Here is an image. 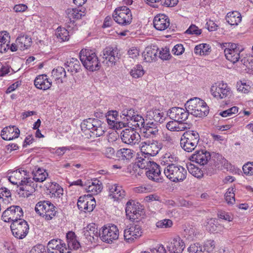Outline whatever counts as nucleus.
I'll use <instances>...</instances> for the list:
<instances>
[{
	"instance_id": "f257e3e1",
	"label": "nucleus",
	"mask_w": 253,
	"mask_h": 253,
	"mask_svg": "<svg viewBox=\"0 0 253 253\" xmlns=\"http://www.w3.org/2000/svg\"><path fill=\"white\" fill-rule=\"evenodd\" d=\"M135 163L137 166L142 169H147L146 174L147 177L154 181H158V164L154 161L153 159L143 153L137 158Z\"/></svg>"
},
{
	"instance_id": "f03ea898",
	"label": "nucleus",
	"mask_w": 253,
	"mask_h": 253,
	"mask_svg": "<svg viewBox=\"0 0 253 253\" xmlns=\"http://www.w3.org/2000/svg\"><path fill=\"white\" fill-rule=\"evenodd\" d=\"M22 172L24 175H27L26 170L19 169L12 173L13 175L9 177L8 180L13 184L20 185V190L26 191L27 193L26 195L27 196H28L31 195V193H33L35 191L37 185L32 181L31 177H26L21 180L16 178V177L19 176Z\"/></svg>"
},
{
	"instance_id": "7ed1b4c3",
	"label": "nucleus",
	"mask_w": 253,
	"mask_h": 253,
	"mask_svg": "<svg viewBox=\"0 0 253 253\" xmlns=\"http://www.w3.org/2000/svg\"><path fill=\"white\" fill-rule=\"evenodd\" d=\"M80 58L84 66L90 71L99 70L100 62L94 51L85 49L80 52Z\"/></svg>"
},
{
	"instance_id": "20e7f679",
	"label": "nucleus",
	"mask_w": 253,
	"mask_h": 253,
	"mask_svg": "<svg viewBox=\"0 0 253 253\" xmlns=\"http://www.w3.org/2000/svg\"><path fill=\"white\" fill-rule=\"evenodd\" d=\"M105 124L100 120L95 118H88L84 120L81 124V130L83 132H91L96 137L102 136L105 131Z\"/></svg>"
},
{
	"instance_id": "39448f33",
	"label": "nucleus",
	"mask_w": 253,
	"mask_h": 253,
	"mask_svg": "<svg viewBox=\"0 0 253 253\" xmlns=\"http://www.w3.org/2000/svg\"><path fill=\"white\" fill-rule=\"evenodd\" d=\"M199 139V134L197 131L188 130L182 135L180 140V145L185 151L192 152L196 147Z\"/></svg>"
},
{
	"instance_id": "423d86ee",
	"label": "nucleus",
	"mask_w": 253,
	"mask_h": 253,
	"mask_svg": "<svg viewBox=\"0 0 253 253\" xmlns=\"http://www.w3.org/2000/svg\"><path fill=\"white\" fill-rule=\"evenodd\" d=\"M222 47L225 48L224 54L226 59L233 63L238 62L240 58V53L244 50V47L238 43L226 42Z\"/></svg>"
},
{
	"instance_id": "0eeeda50",
	"label": "nucleus",
	"mask_w": 253,
	"mask_h": 253,
	"mask_svg": "<svg viewBox=\"0 0 253 253\" xmlns=\"http://www.w3.org/2000/svg\"><path fill=\"white\" fill-rule=\"evenodd\" d=\"M166 176L173 182L182 181L186 177L187 170L183 167L169 164L167 169H164Z\"/></svg>"
},
{
	"instance_id": "6e6552de",
	"label": "nucleus",
	"mask_w": 253,
	"mask_h": 253,
	"mask_svg": "<svg viewBox=\"0 0 253 253\" xmlns=\"http://www.w3.org/2000/svg\"><path fill=\"white\" fill-rule=\"evenodd\" d=\"M126 215L131 220L136 222L141 220L145 214L143 206L139 203L129 201L126 204Z\"/></svg>"
},
{
	"instance_id": "1a4fd4ad",
	"label": "nucleus",
	"mask_w": 253,
	"mask_h": 253,
	"mask_svg": "<svg viewBox=\"0 0 253 253\" xmlns=\"http://www.w3.org/2000/svg\"><path fill=\"white\" fill-rule=\"evenodd\" d=\"M36 212L41 216H44L46 220L51 219L55 215V207L48 201L39 202L35 208Z\"/></svg>"
},
{
	"instance_id": "9d476101",
	"label": "nucleus",
	"mask_w": 253,
	"mask_h": 253,
	"mask_svg": "<svg viewBox=\"0 0 253 253\" xmlns=\"http://www.w3.org/2000/svg\"><path fill=\"white\" fill-rule=\"evenodd\" d=\"M114 20L122 25H127L132 21V15L130 10L126 6L117 8L113 14Z\"/></svg>"
},
{
	"instance_id": "9b49d317",
	"label": "nucleus",
	"mask_w": 253,
	"mask_h": 253,
	"mask_svg": "<svg viewBox=\"0 0 253 253\" xmlns=\"http://www.w3.org/2000/svg\"><path fill=\"white\" fill-rule=\"evenodd\" d=\"M119 235L118 228L114 224L104 226L102 227L101 232H99V235L101 240L108 244H111L114 240L118 239Z\"/></svg>"
},
{
	"instance_id": "f8f14e48",
	"label": "nucleus",
	"mask_w": 253,
	"mask_h": 253,
	"mask_svg": "<svg viewBox=\"0 0 253 253\" xmlns=\"http://www.w3.org/2000/svg\"><path fill=\"white\" fill-rule=\"evenodd\" d=\"M23 216L22 208L18 206H12L7 208L2 213L1 218L4 222H13L21 219Z\"/></svg>"
},
{
	"instance_id": "ddd939ff",
	"label": "nucleus",
	"mask_w": 253,
	"mask_h": 253,
	"mask_svg": "<svg viewBox=\"0 0 253 253\" xmlns=\"http://www.w3.org/2000/svg\"><path fill=\"white\" fill-rule=\"evenodd\" d=\"M10 229L13 235L18 239H23L29 232V225L25 220L20 219L12 222Z\"/></svg>"
},
{
	"instance_id": "4468645a",
	"label": "nucleus",
	"mask_w": 253,
	"mask_h": 253,
	"mask_svg": "<svg viewBox=\"0 0 253 253\" xmlns=\"http://www.w3.org/2000/svg\"><path fill=\"white\" fill-rule=\"evenodd\" d=\"M211 94L217 99L229 98L232 95V91L227 84L223 82L215 84L211 88Z\"/></svg>"
},
{
	"instance_id": "2eb2a0df",
	"label": "nucleus",
	"mask_w": 253,
	"mask_h": 253,
	"mask_svg": "<svg viewBox=\"0 0 253 253\" xmlns=\"http://www.w3.org/2000/svg\"><path fill=\"white\" fill-rule=\"evenodd\" d=\"M142 232L141 226L135 224H130L127 226L124 231V240L127 243H132L141 236Z\"/></svg>"
},
{
	"instance_id": "dca6fc26",
	"label": "nucleus",
	"mask_w": 253,
	"mask_h": 253,
	"mask_svg": "<svg viewBox=\"0 0 253 253\" xmlns=\"http://www.w3.org/2000/svg\"><path fill=\"white\" fill-rule=\"evenodd\" d=\"M77 206L81 211L85 212L92 211L96 206V201L90 194L84 195L79 197Z\"/></svg>"
},
{
	"instance_id": "f3484780",
	"label": "nucleus",
	"mask_w": 253,
	"mask_h": 253,
	"mask_svg": "<svg viewBox=\"0 0 253 253\" xmlns=\"http://www.w3.org/2000/svg\"><path fill=\"white\" fill-rule=\"evenodd\" d=\"M122 141L128 145H135L140 139V135L133 128H126L121 133Z\"/></svg>"
},
{
	"instance_id": "a211bd4d",
	"label": "nucleus",
	"mask_w": 253,
	"mask_h": 253,
	"mask_svg": "<svg viewBox=\"0 0 253 253\" xmlns=\"http://www.w3.org/2000/svg\"><path fill=\"white\" fill-rule=\"evenodd\" d=\"M190 113L182 108L173 107L168 111L167 116L177 122H184L188 117Z\"/></svg>"
},
{
	"instance_id": "6ab92c4d",
	"label": "nucleus",
	"mask_w": 253,
	"mask_h": 253,
	"mask_svg": "<svg viewBox=\"0 0 253 253\" xmlns=\"http://www.w3.org/2000/svg\"><path fill=\"white\" fill-rule=\"evenodd\" d=\"M213 155L216 156L217 158L221 157L219 154H215L212 153L211 154L210 152L207 151L205 150H201L196 151L195 153L193 154L192 158L197 163L200 164L201 165H205L207 164L208 161L211 160V157H213Z\"/></svg>"
},
{
	"instance_id": "aec40b11",
	"label": "nucleus",
	"mask_w": 253,
	"mask_h": 253,
	"mask_svg": "<svg viewBox=\"0 0 253 253\" xmlns=\"http://www.w3.org/2000/svg\"><path fill=\"white\" fill-rule=\"evenodd\" d=\"M48 253H70L62 240L56 239L50 240L47 244Z\"/></svg>"
},
{
	"instance_id": "412c9836",
	"label": "nucleus",
	"mask_w": 253,
	"mask_h": 253,
	"mask_svg": "<svg viewBox=\"0 0 253 253\" xmlns=\"http://www.w3.org/2000/svg\"><path fill=\"white\" fill-rule=\"evenodd\" d=\"M84 236L86 240V244H92L95 242V240L99 237L98 229L95 224H89L84 229Z\"/></svg>"
},
{
	"instance_id": "4be33fe9",
	"label": "nucleus",
	"mask_w": 253,
	"mask_h": 253,
	"mask_svg": "<svg viewBox=\"0 0 253 253\" xmlns=\"http://www.w3.org/2000/svg\"><path fill=\"white\" fill-rule=\"evenodd\" d=\"M103 55V58L109 61L111 65H115L120 57L117 48L111 46L107 47L104 49Z\"/></svg>"
},
{
	"instance_id": "5701e85b",
	"label": "nucleus",
	"mask_w": 253,
	"mask_h": 253,
	"mask_svg": "<svg viewBox=\"0 0 253 253\" xmlns=\"http://www.w3.org/2000/svg\"><path fill=\"white\" fill-rule=\"evenodd\" d=\"M161 127L162 129V142L159 143V151H165L168 150L172 145V139L169 135V132L165 128L164 125Z\"/></svg>"
},
{
	"instance_id": "b1692460",
	"label": "nucleus",
	"mask_w": 253,
	"mask_h": 253,
	"mask_svg": "<svg viewBox=\"0 0 253 253\" xmlns=\"http://www.w3.org/2000/svg\"><path fill=\"white\" fill-rule=\"evenodd\" d=\"M20 134L19 129L15 126L4 127L1 132L2 138L5 140H10L17 138Z\"/></svg>"
},
{
	"instance_id": "393cba45",
	"label": "nucleus",
	"mask_w": 253,
	"mask_h": 253,
	"mask_svg": "<svg viewBox=\"0 0 253 253\" xmlns=\"http://www.w3.org/2000/svg\"><path fill=\"white\" fill-rule=\"evenodd\" d=\"M153 142L147 144L144 142L141 147V153H143L150 157H154L158 154V145L157 141L153 140Z\"/></svg>"
},
{
	"instance_id": "a878e982",
	"label": "nucleus",
	"mask_w": 253,
	"mask_h": 253,
	"mask_svg": "<svg viewBox=\"0 0 253 253\" xmlns=\"http://www.w3.org/2000/svg\"><path fill=\"white\" fill-rule=\"evenodd\" d=\"M109 190V197L114 199V200H120L123 199L126 195L125 191L121 185L117 184L110 185Z\"/></svg>"
},
{
	"instance_id": "bb28decb",
	"label": "nucleus",
	"mask_w": 253,
	"mask_h": 253,
	"mask_svg": "<svg viewBox=\"0 0 253 253\" xmlns=\"http://www.w3.org/2000/svg\"><path fill=\"white\" fill-rule=\"evenodd\" d=\"M185 247L184 242L179 237L173 239L167 246L169 252L173 253H182Z\"/></svg>"
},
{
	"instance_id": "cd10ccee",
	"label": "nucleus",
	"mask_w": 253,
	"mask_h": 253,
	"mask_svg": "<svg viewBox=\"0 0 253 253\" xmlns=\"http://www.w3.org/2000/svg\"><path fill=\"white\" fill-rule=\"evenodd\" d=\"M101 183L97 179L88 181L84 184V189L91 194H97L102 190Z\"/></svg>"
},
{
	"instance_id": "c85d7f7f",
	"label": "nucleus",
	"mask_w": 253,
	"mask_h": 253,
	"mask_svg": "<svg viewBox=\"0 0 253 253\" xmlns=\"http://www.w3.org/2000/svg\"><path fill=\"white\" fill-rule=\"evenodd\" d=\"M51 82L44 74L38 76L34 81L35 86L40 89L46 90L49 89L51 86Z\"/></svg>"
},
{
	"instance_id": "c756f323",
	"label": "nucleus",
	"mask_w": 253,
	"mask_h": 253,
	"mask_svg": "<svg viewBox=\"0 0 253 253\" xmlns=\"http://www.w3.org/2000/svg\"><path fill=\"white\" fill-rule=\"evenodd\" d=\"M33 177L31 178L32 181L36 182H42L44 181L47 177L48 173L43 169L40 168H35L32 171Z\"/></svg>"
},
{
	"instance_id": "7c9ffc66",
	"label": "nucleus",
	"mask_w": 253,
	"mask_h": 253,
	"mask_svg": "<svg viewBox=\"0 0 253 253\" xmlns=\"http://www.w3.org/2000/svg\"><path fill=\"white\" fill-rule=\"evenodd\" d=\"M147 47L142 53L143 60L146 62H151L157 60V53L158 48Z\"/></svg>"
},
{
	"instance_id": "2f4dec72",
	"label": "nucleus",
	"mask_w": 253,
	"mask_h": 253,
	"mask_svg": "<svg viewBox=\"0 0 253 253\" xmlns=\"http://www.w3.org/2000/svg\"><path fill=\"white\" fill-rule=\"evenodd\" d=\"M209 112V107L204 101L203 103H200L199 105L190 114L196 117H203L207 116Z\"/></svg>"
},
{
	"instance_id": "473e14b6",
	"label": "nucleus",
	"mask_w": 253,
	"mask_h": 253,
	"mask_svg": "<svg viewBox=\"0 0 253 253\" xmlns=\"http://www.w3.org/2000/svg\"><path fill=\"white\" fill-rule=\"evenodd\" d=\"M226 20L232 26H237L242 21L241 14L237 11L228 12L226 16Z\"/></svg>"
},
{
	"instance_id": "72a5a7b5",
	"label": "nucleus",
	"mask_w": 253,
	"mask_h": 253,
	"mask_svg": "<svg viewBox=\"0 0 253 253\" xmlns=\"http://www.w3.org/2000/svg\"><path fill=\"white\" fill-rule=\"evenodd\" d=\"M143 131L146 137L152 138L156 137L158 134L157 124L153 122L148 123L144 128Z\"/></svg>"
},
{
	"instance_id": "f704fd0d",
	"label": "nucleus",
	"mask_w": 253,
	"mask_h": 253,
	"mask_svg": "<svg viewBox=\"0 0 253 253\" xmlns=\"http://www.w3.org/2000/svg\"><path fill=\"white\" fill-rule=\"evenodd\" d=\"M66 13L67 18L69 20L68 22L72 24L74 23L75 19H80L83 16H84V12L77 8H68L66 11Z\"/></svg>"
},
{
	"instance_id": "c9c22d12",
	"label": "nucleus",
	"mask_w": 253,
	"mask_h": 253,
	"mask_svg": "<svg viewBox=\"0 0 253 253\" xmlns=\"http://www.w3.org/2000/svg\"><path fill=\"white\" fill-rule=\"evenodd\" d=\"M10 36L6 31L0 32V52L4 53L8 49Z\"/></svg>"
},
{
	"instance_id": "e433bc0d",
	"label": "nucleus",
	"mask_w": 253,
	"mask_h": 253,
	"mask_svg": "<svg viewBox=\"0 0 253 253\" xmlns=\"http://www.w3.org/2000/svg\"><path fill=\"white\" fill-rule=\"evenodd\" d=\"M65 67L67 68L68 71L71 73H78L81 68L80 61L76 58H72L69 61L65 63Z\"/></svg>"
},
{
	"instance_id": "4c0bfd02",
	"label": "nucleus",
	"mask_w": 253,
	"mask_h": 253,
	"mask_svg": "<svg viewBox=\"0 0 253 253\" xmlns=\"http://www.w3.org/2000/svg\"><path fill=\"white\" fill-rule=\"evenodd\" d=\"M52 76L55 80L58 81L62 83L63 80L66 77V73L64 68L58 66L55 69H53L51 72Z\"/></svg>"
},
{
	"instance_id": "58836bf2",
	"label": "nucleus",
	"mask_w": 253,
	"mask_h": 253,
	"mask_svg": "<svg viewBox=\"0 0 253 253\" xmlns=\"http://www.w3.org/2000/svg\"><path fill=\"white\" fill-rule=\"evenodd\" d=\"M182 228L184 237L189 240H193L196 235L195 227L189 224H185L182 226Z\"/></svg>"
},
{
	"instance_id": "ea45409f",
	"label": "nucleus",
	"mask_w": 253,
	"mask_h": 253,
	"mask_svg": "<svg viewBox=\"0 0 253 253\" xmlns=\"http://www.w3.org/2000/svg\"><path fill=\"white\" fill-rule=\"evenodd\" d=\"M21 50L27 49L31 45V39L27 36L18 37L15 41Z\"/></svg>"
},
{
	"instance_id": "a19ab883",
	"label": "nucleus",
	"mask_w": 253,
	"mask_h": 253,
	"mask_svg": "<svg viewBox=\"0 0 253 253\" xmlns=\"http://www.w3.org/2000/svg\"><path fill=\"white\" fill-rule=\"evenodd\" d=\"M107 122L111 127L119 120L118 112L116 110L109 111L106 115Z\"/></svg>"
},
{
	"instance_id": "79ce46f5",
	"label": "nucleus",
	"mask_w": 253,
	"mask_h": 253,
	"mask_svg": "<svg viewBox=\"0 0 253 253\" xmlns=\"http://www.w3.org/2000/svg\"><path fill=\"white\" fill-rule=\"evenodd\" d=\"M186 167L189 172L195 177L201 178L203 177V171L194 164L189 163L187 164Z\"/></svg>"
},
{
	"instance_id": "37998d69",
	"label": "nucleus",
	"mask_w": 253,
	"mask_h": 253,
	"mask_svg": "<svg viewBox=\"0 0 253 253\" xmlns=\"http://www.w3.org/2000/svg\"><path fill=\"white\" fill-rule=\"evenodd\" d=\"M203 101L204 100L197 97L190 99L185 103V108L190 114V113L194 110L196 107L199 105L200 103H203Z\"/></svg>"
},
{
	"instance_id": "c03bdc74",
	"label": "nucleus",
	"mask_w": 253,
	"mask_h": 253,
	"mask_svg": "<svg viewBox=\"0 0 253 253\" xmlns=\"http://www.w3.org/2000/svg\"><path fill=\"white\" fill-rule=\"evenodd\" d=\"M55 35L60 42L68 41L69 39V32L63 28L58 27L55 32Z\"/></svg>"
},
{
	"instance_id": "a18cd8bd",
	"label": "nucleus",
	"mask_w": 253,
	"mask_h": 253,
	"mask_svg": "<svg viewBox=\"0 0 253 253\" xmlns=\"http://www.w3.org/2000/svg\"><path fill=\"white\" fill-rule=\"evenodd\" d=\"M194 52L195 54L200 55H207L210 52V47L206 43L200 44L195 46Z\"/></svg>"
},
{
	"instance_id": "49530a36",
	"label": "nucleus",
	"mask_w": 253,
	"mask_h": 253,
	"mask_svg": "<svg viewBox=\"0 0 253 253\" xmlns=\"http://www.w3.org/2000/svg\"><path fill=\"white\" fill-rule=\"evenodd\" d=\"M169 17L164 14L159 13V31H163L169 26Z\"/></svg>"
},
{
	"instance_id": "de8ad7c7",
	"label": "nucleus",
	"mask_w": 253,
	"mask_h": 253,
	"mask_svg": "<svg viewBox=\"0 0 253 253\" xmlns=\"http://www.w3.org/2000/svg\"><path fill=\"white\" fill-rule=\"evenodd\" d=\"M118 155L123 160H129L133 157V151L130 149L123 148L118 151Z\"/></svg>"
},
{
	"instance_id": "09e8293b",
	"label": "nucleus",
	"mask_w": 253,
	"mask_h": 253,
	"mask_svg": "<svg viewBox=\"0 0 253 253\" xmlns=\"http://www.w3.org/2000/svg\"><path fill=\"white\" fill-rule=\"evenodd\" d=\"M131 76L134 78H139L142 76L144 74V71L142 66L140 64L136 65L131 69L130 72Z\"/></svg>"
},
{
	"instance_id": "8fccbe9b",
	"label": "nucleus",
	"mask_w": 253,
	"mask_h": 253,
	"mask_svg": "<svg viewBox=\"0 0 253 253\" xmlns=\"http://www.w3.org/2000/svg\"><path fill=\"white\" fill-rule=\"evenodd\" d=\"M235 188L233 187L229 188L225 194V199L228 204H233L235 203Z\"/></svg>"
},
{
	"instance_id": "3c124183",
	"label": "nucleus",
	"mask_w": 253,
	"mask_h": 253,
	"mask_svg": "<svg viewBox=\"0 0 253 253\" xmlns=\"http://www.w3.org/2000/svg\"><path fill=\"white\" fill-rule=\"evenodd\" d=\"M122 115L124 117V119L126 118V120L128 121H132L135 117L137 115L132 109L126 108L124 109L122 112Z\"/></svg>"
},
{
	"instance_id": "603ef678",
	"label": "nucleus",
	"mask_w": 253,
	"mask_h": 253,
	"mask_svg": "<svg viewBox=\"0 0 253 253\" xmlns=\"http://www.w3.org/2000/svg\"><path fill=\"white\" fill-rule=\"evenodd\" d=\"M218 224L217 220L215 218H211L208 220L206 225L207 230L210 232H214L217 231Z\"/></svg>"
},
{
	"instance_id": "864d4df0",
	"label": "nucleus",
	"mask_w": 253,
	"mask_h": 253,
	"mask_svg": "<svg viewBox=\"0 0 253 253\" xmlns=\"http://www.w3.org/2000/svg\"><path fill=\"white\" fill-rule=\"evenodd\" d=\"M133 120L132 121L133 123H131L132 126L138 127L140 129H141L145 127V122L144 120L141 116L138 115V114L134 118H133Z\"/></svg>"
},
{
	"instance_id": "5fc2aeb1",
	"label": "nucleus",
	"mask_w": 253,
	"mask_h": 253,
	"mask_svg": "<svg viewBox=\"0 0 253 253\" xmlns=\"http://www.w3.org/2000/svg\"><path fill=\"white\" fill-rule=\"evenodd\" d=\"M0 199H2L5 204L10 203V201L11 200L10 190L6 188H2L0 193Z\"/></svg>"
},
{
	"instance_id": "6e6d98bb",
	"label": "nucleus",
	"mask_w": 253,
	"mask_h": 253,
	"mask_svg": "<svg viewBox=\"0 0 253 253\" xmlns=\"http://www.w3.org/2000/svg\"><path fill=\"white\" fill-rule=\"evenodd\" d=\"M188 251L189 253H204V247L199 243H194L191 244L188 248Z\"/></svg>"
},
{
	"instance_id": "4d7b16f0",
	"label": "nucleus",
	"mask_w": 253,
	"mask_h": 253,
	"mask_svg": "<svg viewBox=\"0 0 253 253\" xmlns=\"http://www.w3.org/2000/svg\"><path fill=\"white\" fill-rule=\"evenodd\" d=\"M241 61L247 68L253 70V56L249 55L244 57Z\"/></svg>"
},
{
	"instance_id": "13d9d810",
	"label": "nucleus",
	"mask_w": 253,
	"mask_h": 253,
	"mask_svg": "<svg viewBox=\"0 0 253 253\" xmlns=\"http://www.w3.org/2000/svg\"><path fill=\"white\" fill-rule=\"evenodd\" d=\"M185 33L189 35H195L196 36H199L201 34L202 30L199 29V28L195 25L192 24L185 31Z\"/></svg>"
},
{
	"instance_id": "bf43d9fd",
	"label": "nucleus",
	"mask_w": 253,
	"mask_h": 253,
	"mask_svg": "<svg viewBox=\"0 0 253 253\" xmlns=\"http://www.w3.org/2000/svg\"><path fill=\"white\" fill-rule=\"evenodd\" d=\"M171 56L169 53V49L167 47L162 48V50L159 51V58L163 60H169Z\"/></svg>"
},
{
	"instance_id": "052dcab7",
	"label": "nucleus",
	"mask_w": 253,
	"mask_h": 253,
	"mask_svg": "<svg viewBox=\"0 0 253 253\" xmlns=\"http://www.w3.org/2000/svg\"><path fill=\"white\" fill-rule=\"evenodd\" d=\"M238 111V108L236 106H234L230 109H228L226 110L223 111L219 113V115L223 117H226L227 116H230L232 114H234L237 113Z\"/></svg>"
},
{
	"instance_id": "680f3d73",
	"label": "nucleus",
	"mask_w": 253,
	"mask_h": 253,
	"mask_svg": "<svg viewBox=\"0 0 253 253\" xmlns=\"http://www.w3.org/2000/svg\"><path fill=\"white\" fill-rule=\"evenodd\" d=\"M204 252L207 251L208 253L211 252L215 248V243L213 240H208L205 243L204 246Z\"/></svg>"
},
{
	"instance_id": "e2e57ef3",
	"label": "nucleus",
	"mask_w": 253,
	"mask_h": 253,
	"mask_svg": "<svg viewBox=\"0 0 253 253\" xmlns=\"http://www.w3.org/2000/svg\"><path fill=\"white\" fill-rule=\"evenodd\" d=\"M243 170L245 174H253V162H248L243 167Z\"/></svg>"
},
{
	"instance_id": "0e129e2a",
	"label": "nucleus",
	"mask_w": 253,
	"mask_h": 253,
	"mask_svg": "<svg viewBox=\"0 0 253 253\" xmlns=\"http://www.w3.org/2000/svg\"><path fill=\"white\" fill-rule=\"evenodd\" d=\"M30 253H46L45 247L42 244L37 245L31 249Z\"/></svg>"
},
{
	"instance_id": "69168bd1",
	"label": "nucleus",
	"mask_w": 253,
	"mask_h": 253,
	"mask_svg": "<svg viewBox=\"0 0 253 253\" xmlns=\"http://www.w3.org/2000/svg\"><path fill=\"white\" fill-rule=\"evenodd\" d=\"M115 151L112 147H106L103 150V154L107 158L111 159L115 156Z\"/></svg>"
},
{
	"instance_id": "338daca9",
	"label": "nucleus",
	"mask_w": 253,
	"mask_h": 253,
	"mask_svg": "<svg viewBox=\"0 0 253 253\" xmlns=\"http://www.w3.org/2000/svg\"><path fill=\"white\" fill-rule=\"evenodd\" d=\"M184 51V48L181 44L175 45L172 50L173 54L176 55L182 54Z\"/></svg>"
},
{
	"instance_id": "774afa93",
	"label": "nucleus",
	"mask_w": 253,
	"mask_h": 253,
	"mask_svg": "<svg viewBox=\"0 0 253 253\" xmlns=\"http://www.w3.org/2000/svg\"><path fill=\"white\" fill-rule=\"evenodd\" d=\"M172 224V221L170 219H165L159 221V228H169Z\"/></svg>"
}]
</instances>
